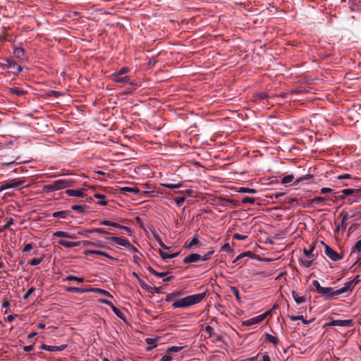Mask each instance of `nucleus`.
<instances>
[{
  "label": "nucleus",
  "instance_id": "nucleus-1",
  "mask_svg": "<svg viewBox=\"0 0 361 361\" xmlns=\"http://www.w3.org/2000/svg\"><path fill=\"white\" fill-rule=\"evenodd\" d=\"M312 285L317 293L324 297L326 300L335 299L338 295L345 293L346 290L345 288L343 287L337 290H334L332 287H323L317 280L312 281Z\"/></svg>",
  "mask_w": 361,
  "mask_h": 361
},
{
  "label": "nucleus",
  "instance_id": "nucleus-2",
  "mask_svg": "<svg viewBox=\"0 0 361 361\" xmlns=\"http://www.w3.org/2000/svg\"><path fill=\"white\" fill-rule=\"evenodd\" d=\"M205 293H201L186 296L174 301L172 307L174 309L188 307L200 303L205 298Z\"/></svg>",
  "mask_w": 361,
  "mask_h": 361
},
{
  "label": "nucleus",
  "instance_id": "nucleus-3",
  "mask_svg": "<svg viewBox=\"0 0 361 361\" xmlns=\"http://www.w3.org/2000/svg\"><path fill=\"white\" fill-rule=\"evenodd\" d=\"M76 183V180L71 178L59 179L49 184L44 185L42 190L44 192L49 193L73 187Z\"/></svg>",
  "mask_w": 361,
  "mask_h": 361
},
{
  "label": "nucleus",
  "instance_id": "nucleus-4",
  "mask_svg": "<svg viewBox=\"0 0 361 361\" xmlns=\"http://www.w3.org/2000/svg\"><path fill=\"white\" fill-rule=\"evenodd\" d=\"M53 237L59 238L58 243L66 248H71L79 246L80 242L68 241L66 239H75L77 235L67 231H57L53 233Z\"/></svg>",
  "mask_w": 361,
  "mask_h": 361
},
{
  "label": "nucleus",
  "instance_id": "nucleus-5",
  "mask_svg": "<svg viewBox=\"0 0 361 361\" xmlns=\"http://www.w3.org/2000/svg\"><path fill=\"white\" fill-rule=\"evenodd\" d=\"M325 255L333 262H337L343 258V255L338 254L330 246L325 245Z\"/></svg>",
  "mask_w": 361,
  "mask_h": 361
},
{
  "label": "nucleus",
  "instance_id": "nucleus-6",
  "mask_svg": "<svg viewBox=\"0 0 361 361\" xmlns=\"http://www.w3.org/2000/svg\"><path fill=\"white\" fill-rule=\"evenodd\" d=\"M269 314V311L264 312L263 314H261L256 317H252L250 319H248L243 322V324L249 326L259 324L261 322H262L264 319H265Z\"/></svg>",
  "mask_w": 361,
  "mask_h": 361
},
{
  "label": "nucleus",
  "instance_id": "nucleus-7",
  "mask_svg": "<svg viewBox=\"0 0 361 361\" xmlns=\"http://www.w3.org/2000/svg\"><path fill=\"white\" fill-rule=\"evenodd\" d=\"M353 319H333L329 323L325 324L326 326H343V327H349L353 326Z\"/></svg>",
  "mask_w": 361,
  "mask_h": 361
},
{
  "label": "nucleus",
  "instance_id": "nucleus-8",
  "mask_svg": "<svg viewBox=\"0 0 361 361\" xmlns=\"http://www.w3.org/2000/svg\"><path fill=\"white\" fill-rule=\"evenodd\" d=\"M24 182L23 180L12 179L9 181L0 183V191H3L7 189L13 188H18Z\"/></svg>",
  "mask_w": 361,
  "mask_h": 361
},
{
  "label": "nucleus",
  "instance_id": "nucleus-9",
  "mask_svg": "<svg viewBox=\"0 0 361 361\" xmlns=\"http://www.w3.org/2000/svg\"><path fill=\"white\" fill-rule=\"evenodd\" d=\"M6 65L8 66V68L13 69V73L14 74H18L23 70L22 66L18 65L17 62L12 58L6 59Z\"/></svg>",
  "mask_w": 361,
  "mask_h": 361
},
{
  "label": "nucleus",
  "instance_id": "nucleus-10",
  "mask_svg": "<svg viewBox=\"0 0 361 361\" xmlns=\"http://www.w3.org/2000/svg\"><path fill=\"white\" fill-rule=\"evenodd\" d=\"M111 79L115 82H118L123 85L129 84L130 85H135L136 84L135 82L130 81L128 76L111 75Z\"/></svg>",
  "mask_w": 361,
  "mask_h": 361
},
{
  "label": "nucleus",
  "instance_id": "nucleus-11",
  "mask_svg": "<svg viewBox=\"0 0 361 361\" xmlns=\"http://www.w3.org/2000/svg\"><path fill=\"white\" fill-rule=\"evenodd\" d=\"M86 190L85 188H79L76 190L73 189H67L66 190V194L70 197H84Z\"/></svg>",
  "mask_w": 361,
  "mask_h": 361
},
{
  "label": "nucleus",
  "instance_id": "nucleus-12",
  "mask_svg": "<svg viewBox=\"0 0 361 361\" xmlns=\"http://www.w3.org/2000/svg\"><path fill=\"white\" fill-rule=\"evenodd\" d=\"M67 348V345H61L59 346L56 345H49L47 344H42L41 345V348L47 351L54 352V351H62Z\"/></svg>",
  "mask_w": 361,
  "mask_h": 361
},
{
  "label": "nucleus",
  "instance_id": "nucleus-13",
  "mask_svg": "<svg viewBox=\"0 0 361 361\" xmlns=\"http://www.w3.org/2000/svg\"><path fill=\"white\" fill-rule=\"evenodd\" d=\"M106 239L112 240L115 243H116L118 245L126 247L127 245H129V241L121 237H116V236H111V237H106Z\"/></svg>",
  "mask_w": 361,
  "mask_h": 361
},
{
  "label": "nucleus",
  "instance_id": "nucleus-14",
  "mask_svg": "<svg viewBox=\"0 0 361 361\" xmlns=\"http://www.w3.org/2000/svg\"><path fill=\"white\" fill-rule=\"evenodd\" d=\"M200 259H201L200 255L196 254V253H192V254L188 255V257H185L183 259V262L185 264L195 263V262L201 261Z\"/></svg>",
  "mask_w": 361,
  "mask_h": 361
},
{
  "label": "nucleus",
  "instance_id": "nucleus-15",
  "mask_svg": "<svg viewBox=\"0 0 361 361\" xmlns=\"http://www.w3.org/2000/svg\"><path fill=\"white\" fill-rule=\"evenodd\" d=\"M360 282L359 276H356L353 280L346 282L343 288H345V293L352 291L355 286Z\"/></svg>",
  "mask_w": 361,
  "mask_h": 361
},
{
  "label": "nucleus",
  "instance_id": "nucleus-16",
  "mask_svg": "<svg viewBox=\"0 0 361 361\" xmlns=\"http://www.w3.org/2000/svg\"><path fill=\"white\" fill-rule=\"evenodd\" d=\"M340 216L342 218V220L338 224L337 227H336V230L337 231L341 230L342 231H344L346 228V220L348 219V214L346 213H343L342 212L341 214H340Z\"/></svg>",
  "mask_w": 361,
  "mask_h": 361
},
{
  "label": "nucleus",
  "instance_id": "nucleus-17",
  "mask_svg": "<svg viewBox=\"0 0 361 361\" xmlns=\"http://www.w3.org/2000/svg\"><path fill=\"white\" fill-rule=\"evenodd\" d=\"M159 340V337L155 338H147L145 342L149 346L146 348L147 351H151L152 349L157 347V341Z\"/></svg>",
  "mask_w": 361,
  "mask_h": 361
},
{
  "label": "nucleus",
  "instance_id": "nucleus-18",
  "mask_svg": "<svg viewBox=\"0 0 361 361\" xmlns=\"http://www.w3.org/2000/svg\"><path fill=\"white\" fill-rule=\"evenodd\" d=\"M291 295L295 300V302L299 305L307 302L306 296H300L297 292L294 290L291 291Z\"/></svg>",
  "mask_w": 361,
  "mask_h": 361
},
{
  "label": "nucleus",
  "instance_id": "nucleus-19",
  "mask_svg": "<svg viewBox=\"0 0 361 361\" xmlns=\"http://www.w3.org/2000/svg\"><path fill=\"white\" fill-rule=\"evenodd\" d=\"M121 191L124 195H128L130 192L137 195L140 192L137 187H123L121 188Z\"/></svg>",
  "mask_w": 361,
  "mask_h": 361
},
{
  "label": "nucleus",
  "instance_id": "nucleus-20",
  "mask_svg": "<svg viewBox=\"0 0 361 361\" xmlns=\"http://www.w3.org/2000/svg\"><path fill=\"white\" fill-rule=\"evenodd\" d=\"M70 214V212L67 210H62L55 212L53 213L52 216L54 218L66 219Z\"/></svg>",
  "mask_w": 361,
  "mask_h": 361
},
{
  "label": "nucleus",
  "instance_id": "nucleus-21",
  "mask_svg": "<svg viewBox=\"0 0 361 361\" xmlns=\"http://www.w3.org/2000/svg\"><path fill=\"white\" fill-rule=\"evenodd\" d=\"M8 92L10 94H15L18 97H21L25 94V91L17 87L9 88Z\"/></svg>",
  "mask_w": 361,
  "mask_h": 361
},
{
  "label": "nucleus",
  "instance_id": "nucleus-22",
  "mask_svg": "<svg viewBox=\"0 0 361 361\" xmlns=\"http://www.w3.org/2000/svg\"><path fill=\"white\" fill-rule=\"evenodd\" d=\"M112 226L126 231L130 235H132L134 233L133 229H132L128 226L119 224L116 222H113Z\"/></svg>",
  "mask_w": 361,
  "mask_h": 361
},
{
  "label": "nucleus",
  "instance_id": "nucleus-23",
  "mask_svg": "<svg viewBox=\"0 0 361 361\" xmlns=\"http://www.w3.org/2000/svg\"><path fill=\"white\" fill-rule=\"evenodd\" d=\"M315 249L314 244H312L310 245V249L304 248L303 253L308 259H314V255L312 254L313 251Z\"/></svg>",
  "mask_w": 361,
  "mask_h": 361
},
{
  "label": "nucleus",
  "instance_id": "nucleus-24",
  "mask_svg": "<svg viewBox=\"0 0 361 361\" xmlns=\"http://www.w3.org/2000/svg\"><path fill=\"white\" fill-rule=\"evenodd\" d=\"M264 335L266 341L271 343L274 345H277L279 343V340L276 336L268 333H265Z\"/></svg>",
  "mask_w": 361,
  "mask_h": 361
},
{
  "label": "nucleus",
  "instance_id": "nucleus-25",
  "mask_svg": "<svg viewBox=\"0 0 361 361\" xmlns=\"http://www.w3.org/2000/svg\"><path fill=\"white\" fill-rule=\"evenodd\" d=\"M329 199L326 197H315L310 200L312 204H316L320 206L324 205V202Z\"/></svg>",
  "mask_w": 361,
  "mask_h": 361
},
{
  "label": "nucleus",
  "instance_id": "nucleus-26",
  "mask_svg": "<svg viewBox=\"0 0 361 361\" xmlns=\"http://www.w3.org/2000/svg\"><path fill=\"white\" fill-rule=\"evenodd\" d=\"M16 57L23 59L25 58V50L22 47H16L13 51Z\"/></svg>",
  "mask_w": 361,
  "mask_h": 361
},
{
  "label": "nucleus",
  "instance_id": "nucleus-27",
  "mask_svg": "<svg viewBox=\"0 0 361 361\" xmlns=\"http://www.w3.org/2000/svg\"><path fill=\"white\" fill-rule=\"evenodd\" d=\"M94 197L99 200V204L100 205L105 206L108 203V202L106 201V196L104 195L95 193L94 195Z\"/></svg>",
  "mask_w": 361,
  "mask_h": 361
},
{
  "label": "nucleus",
  "instance_id": "nucleus-28",
  "mask_svg": "<svg viewBox=\"0 0 361 361\" xmlns=\"http://www.w3.org/2000/svg\"><path fill=\"white\" fill-rule=\"evenodd\" d=\"M312 178H313V176L311 174H306V175L302 176L300 178L295 180L294 185H297L301 182H303L305 180H310Z\"/></svg>",
  "mask_w": 361,
  "mask_h": 361
},
{
  "label": "nucleus",
  "instance_id": "nucleus-29",
  "mask_svg": "<svg viewBox=\"0 0 361 361\" xmlns=\"http://www.w3.org/2000/svg\"><path fill=\"white\" fill-rule=\"evenodd\" d=\"M75 281L79 283H83L85 279L83 277H78L73 275H68L63 279V281Z\"/></svg>",
  "mask_w": 361,
  "mask_h": 361
},
{
  "label": "nucleus",
  "instance_id": "nucleus-30",
  "mask_svg": "<svg viewBox=\"0 0 361 361\" xmlns=\"http://www.w3.org/2000/svg\"><path fill=\"white\" fill-rule=\"evenodd\" d=\"M295 181V177L292 174H289V175H287L286 176H284L281 180V183L283 185H287L288 183H292L293 181Z\"/></svg>",
  "mask_w": 361,
  "mask_h": 361
},
{
  "label": "nucleus",
  "instance_id": "nucleus-31",
  "mask_svg": "<svg viewBox=\"0 0 361 361\" xmlns=\"http://www.w3.org/2000/svg\"><path fill=\"white\" fill-rule=\"evenodd\" d=\"M164 187L167 188L169 189H176L182 187L183 184L181 182L178 183H164L161 184Z\"/></svg>",
  "mask_w": 361,
  "mask_h": 361
},
{
  "label": "nucleus",
  "instance_id": "nucleus-32",
  "mask_svg": "<svg viewBox=\"0 0 361 361\" xmlns=\"http://www.w3.org/2000/svg\"><path fill=\"white\" fill-rule=\"evenodd\" d=\"M361 252V239L355 243L352 248L350 255H352L355 252L360 253Z\"/></svg>",
  "mask_w": 361,
  "mask_h": 361
},
{
  "label": "nucleus",
  "instance_id": "nucleus-33",
  "mask_svg": "<svg viewBox=\"0 0 361 361\" xmlns=\"http://www.w3.org/2000/svg\"><path fill=\"white\" fill-rule=\"evenodd\" d=\"M80 244H82L83 245H85V246H94V247H104V245L102 244H98V243H94L92 241H89V240H83V241L80 242Z\"/></svg>",
  "mask_w": 361,
  "mask_h": 361
},
{
  "label": "nucleus",
  "instance_id": "nucleus-34",
  "mask_svg": "<svg viewBox=\"0 0 361 361\" xmlns=\"http://www.w3.org/2000/svg\"><path fill=\"white\" fill-rule=\"evenodd\" d=\"M149 271L151 274H152L153 275H154L155 276L158 277V278H162V277H164L166 276L168 273L167 272H159L156 270H154V269L152 268H149Z\"/></svg>",
  "mask_w": 361,
  "mask_h": 361
},
{
  "label": "nucleus",
  "instance_id": "nucleus-35",
  "mask_svg": "<svg viewBox=\"0 0 361 361\" xmlns=\"http://www.w3.org/2000/svg\"><path fill=\"white\" fill-rule=\"evenodd\" d=\"M238 192L242 193H250V194H255L256 193V190L254 188H240L238 190Z\"/></svg>",
  "mask_w": 361,
  "mask_h": 361
},
{
  "label": "nucleus",
  "instance_id": "nucleus-36",
  "mask_svg": "<svg viewBox=\"0 0 361 361\" xmlns=\"http://www.w3.org/2000/svg\"><path fill=\"white\" fill-rule=\"evenodd\" d=\"M198 243H199V238H198V236L196 235L192 237L190 243L188 245H185V247L188 249V248H190L193 245H197Z\"/></svg>",
  "mask_w": 361,
  "mask_h": 361
},
{
  "label": "nucleus",
  "instance_id": "nucleus-37",
  "mask_svg": "<svg viewBox=\"0 0 361 361\" xmlns=\"http://www.w3.org/2000/svg\"><path fill=\"white\" fill-rule=\"evenodd\" d=\"M184 348L183 346H171L169 347L166 350L167 353H178Z\"/></svg>",
  "mask_w": 361,
  "mask_h": 361
},
{
  "label": "nucleus",
  "instance_id": "nucleus-38",
  "mask_svg": "<svg viewBox=\"0 0 361 361\" xmlns=\"http://www.w3.org/2000/svg\"><path fill=\"white\" fill-rule=\"evenodd\" d=\"M91 292L99 293L100 294H103L106 296L112 297V295H111V293L109 292H108L107 290H104V289L92 288Z\"/></svg>",
  "mask_w": 361,
  "mask_h": 361
},
{
  "label": "nucleus",
  "instance_id": "nucleus-39",
  "mask_svg": "<svg viewBox=\"0 0 361 361\" xmlns=\"http://www.w3.org/2000/svg\"><path fill=\"white\" fill-rule=\"evenodd\" d=\"M92 231L93 233H99L101 235H109L110 234L109 232L106 231L102 228H92Z\"/></svg>",
  "mask_w": 361,
  "mask_h": 361
},
{
  "label": "nucleus",
  "instance_id": "nucleus-40",
  "mask_svg": "<svg viewBox=\"0 0 361 361\" xmlns=\"http://www.w3.org/2000/svg\"><path fill=\"white\" fill-rule=\"evenodd\" d=\"M111 310H113V312H114V314L119 318L121 319H123L124 318V314L123 313L118 309L114 305L112 306L111 307Z\"/></svg>",
  "mask_w": 361,
  "mask_h": 361
},
{
  "label": "nucleus",
  "instance_id": "nucleus-41",
  "mask_svg": "<svg viewBox=\"0 0 361 361\" xmlns=\"http://www.w3.org/2000/svg\"><path fill=\"white\" fill-rule=\"evenodd\" d=\"M130 69L128 67H123L119 71L114 72L112 75H123L128 73Z\"/></svg>",
  "mask_w": 361,
  "mask_h": 361
},
{
  "label": "nucleus",
  "instance_id": "nucleus-42",
  "mask_svg": "<svg viewBox=\"0 0 361 361\" xmlns=\"http://www.w3.org/2000/svg\"><path fill=\"white\" fill-rule=\"evenodd\" d=\"M35 247V244L33 242H30L26 244L22 250L23 252H27L33 249Z\"/></svg>",
  "mask_w": 361,
  "mask_h": 361
},
{
  "label": "nucleus",
  "instance_id": "nucleus-43",
  "mask_svg": "<svg viewBox=\"0 0 361 361\" xmlns=\"http://www.w3.org/2000/svg\"><path fill=\"white\" fill-rule=\"evenodd\" d=\"M231 290L233 293V295H235L236 300L240 301V292H239L238 289L236 287H235V286H231Z\"/></svg>",
  "mask_w": 361,
  "mask_h": 361
},
{
  "label": "nucleus",
  "instance_id": "nucleus-44",
  "mask_svg": "<svg viewBox=\"0 0 361 361\" xmlns=\"http://www.w3.org/2000/svg\"><path fill=\"white\" fill-rule=\"evenodd\" d=\"M268 94L266 92H260L255 94V99L256 100H264L267 99L268 98Z\"/></svg>",
  "mask_w": 361,
  "mask_h": 361
},
{
  "label": "nucleus",
  "instance_id": "nucleus-45",
  "mask_svg": "<svg viewBox=\"0 0 361 361\" xmlns=\"http://www.w3.org/2000/svg\"><path fill=\"white\" fill-rule=\"evenodd\" d=\"M93 233L91 229H84L78 232V234L81 236L88 237L89 234Z\"/></svg>",
  "mask_w": 361,
  "mask_h": 361
},
{
  "label": "nucleus",
  "instance_id": "nucleus-46",
  "mask_svg": "<svg viewBox=\"0 0 361 361\" xmlns=\"http://www.w3.org/2000/svg\"><path fill=\"white\" fill-rule=\"evenodd\" d=\"M42 261H43V257L33 258L30 262V264L31 266H37V265L39 264Z\"/></svg>",
  "mask_w": 361,
  "mask_h": 361
},
{
  "label": "nucleus",
  "instance_id": "nucleus-47",
  "mask_svg": "<svg viewBox=\"0 0 361 361\" xmlns=\"http://www.w3.org/2000/svg\"><path fill=\"white\" fill-rule=\"evenodd\" d=\"M92 288H82L78 287H75L74 292L77 293H84L87 292H91Z\"/></svg>",
  "mask_w": 361,
  "mask_h": 361
},
{
  "label": "nucleus",
  "instance_id": "nucleus-48",
  "mask_svg": "<svg viewBox=\"0 0 361 361\" xmlns=\"http://www.w3.org/2000/svg\"><path fill=\"white\" fill-rule=\"evenodd\" d=\"M233 238L235 240H245L247 238V235H242V234H240V233H234L233 235Z\"/></svg>",
  "mask_w": 361,
  "mask_h": 361
},
{
  "label": "nucleus",
  "instance_id": "nucleus-49",
  "mask_svg": "<svg viewBox=\"0 0 361 361\" xmlns=\"http://www.w3.org/2000/svg\"><path fill=\"white\" fill-rule=\"evenodd\" d=\"M213 253H214V250H212V251L208 252L207 253H206L203 256L200 255V257H201L200 260L201 261H207V260H208Z\"/></svg>",
  "mask_w": 361,
  "mask_h": 361
},
{
  "label": "nucleus",
  "instance_id": "nucleus-50",
  "mask_svg": "<svg viewBox=\"0 0 361 361\" xmlns=\"http://www.w3.org/2000/svg\"><path fill=\"white\" fill-rule=\"evenodd\" d=\"M99 250H86L84 251V254L85 255H99Z\"/></svg>",
  "mask_w": 361,
  "mask_h": 361
},
{
  "label": "nucleus",
  "instance_id": "nucleus-51",
  "mask_svg": "<svg viewBox=\"0 0 361 361\" xmlns=\"http://www.w3.org/2000/svg\"><path fill=\"white\" fill-rule=\"evenodd\" d=\"M357 190L353 189H344L341 191L342 194L344 195H353L355 192H357Z\"/></svg>",
  "mask_w": 361,
  "mask_h": 361
},
{
  "label": "nucleus",
  "instance_id": "nucleus-52",
  "mask_svg": "<svg viewBox=\"0 0 361 361\" xmlns=\"http://www.w3.org/2000/svg\"><path fill=\"white\" fill-rule=\"evenodd\" d=\"M159 254H160L161 258L164 259H171V257H170L171 254H169L168 252H166L164 250H160Z\"/></svg>",
  "mask_w": 361,
  "mask_h": 361
},
{
  "label": "nucleus",
  "instance_id": "nucleus-53",
  "mask_svg": "<svg viewBox=\"0 0 361 361\" xmlns=\"http://www.w3.org/2000/svg\"><path fill=\"white\" fill-rule=\"evenodd\" d=\"M205 332L211 337L214 332V328L211 326H207L204 329Z\"/></svg>",
  "mask_w": 361,
  "mask_h": 361
},
{
  "label": "nucleus",
  "instance_id": "nucleus-54",
  "mask_svg": "<svg viewBox=\"0 0 361 361\" xmlns=\"http://www.w3.org/2000/svg\"><path fill=\"white\" fill-rule=\"evenodd\" d=\"M34 290H35L34 288H30V289H28L27 291L23 295V298L25 300L27 299L32 294Z\"/></svg>",
  "mask_w": 361,
  "mask_h": 361
},
{
  "label": "nucleus",
  "instance_id": "nucleus-55",
  "mask_svg": "<svg viewBox=\"0 0 361 361\" xmlns=\"http://www.w3.org/2000/svg\"><path fill=\"white\" fill-rule=\"evenodd\" d=\"M314 259H310L308 260L303 261L302 262L303 266H305V267H310L313 264Z\"/></svg>",
  "mask_w": 361,
  "mask_h": 361
},
{
  "label": "nucleus",
  "instance_id": "nucleus-56",
  "mask_svg": "<svg viewBox=\"0 0 361 361\" xmlns=\"http://www.w3.org/2000/svg\"><path fill=\"white\" fill-rule=\"evenodd\" d=\"M242 202H243V203H250V204H253V203L255 202V198H253V197H244V198L242 200Z\"/></svg>",
  "mask_w": 361,
  "mask_h": 361
},
{
  "label": "nucleus",
  "instance_id": "nucleus-57",
  "mask_svg": "<svg viewBox=\"0 0 361 361\" xmlns=\"http://www.w3.org/2000/svg\"><path fill=\"white\" fill-rule=\"evenodd\" d=\"M99 255L104 256V257H107L109 259H111L118 260L117 259H116L114 257L109 255L107 252H106L104 251L99 250Z\"/></svg>",
  "mask_w": 361,
  "mask_h": 361
},
{
  "label": "nucleus",
  "instance_id": "nucleus-58",
  "mask_svg": "<svg viewBox=\"0 0 361 361\" xmlns=\"http://www.w3.org/2000/svg\"><path fill=\"white\" fill-rule=\"evenodd\" d=\"M175 201H176V204L178 206H180L185 202V197H180L176 198Z\"/></svg>",
  "mask_w": 361,
  "mask_h": 361
},
{
  "label": "nucleus",
  "instance_id": "nucleus-59",
  "mask_svg": "<svg viewBox=\"0 0 361 361\" xmlns=\"http://www.w3.org/2000/svg\"><path fill=\"white\" fill-rule=\"evenodd\" d=\"M139 283L140 286L145 289V290H149V286L148 284H147L144 281L139 279Z\"/></svg>",
  "mask_w": 361,
  "mask_h": 361
},
{
  "label": "nucleus",
  "instance_id": "nucleus-60",
  "mask_svg": "<svg viewBox=\"0 0 361 361\" xmlns=\"http://www.w3.org/2000/svg\"><path fill=\"white\" fill-rule=\"evenodd\" d=\"M173 360V357L170 355H164L161 358V361H171Z\"/></svg>",
  "mask_w": 361,
  "mask_h": 361
},
{
  "label": "nucleus",
  "instance_id": "nucleus-61",
  "mask_svg": "<svg viewBox=\"0 0 361 361\" xmlns=\"http://www.w3.org/2000/svg\"><path fill=\"white\" fill-rule=\"evenodd\" d=\"M71 209H72L73 210H74V211H78V212H83V209H84V208H83V207H82V206H81V205H76V204H75V205H73V206L71 207Z\"/></svg>",
  "mask_w": 361,
  "mask_h": 361
},
{
  "label": "nucleus",
  "instance_id": "nucleus-62",
  "mask_svg": "<svg viewBox=\"0 0 361 361\" xmlns=\"http://www.w3.org/2000/svg\"><path fill=\"white\" fill-rule=\"evenodd\" d=\"M336 178L338 180L348 179V178H350V175L348 173H344V174L338 176Z\"/></svg>",
  "mask_w": 361,
  "mask_h": 361
},
{
  "label": "nucleus",
  "instance_id": "nucleus-63",
  "mask_svg": "<svg viewBox=\"0 0 361 361\" xmlns=\"http://www.w3.org/2000/svg\"><path fill=\"white\" fill-rule=\"evenodd\" d=\"M333 191V190L331 188H322L321 190H320V193L321 194H326V193H330Z\"/></svg>",
  "mask_w": 361,
  "mask_h": 361
},
{
  "label": "nucleus",
  "instance_id": "nucleus-64",
  "mask_svg": "<svg viewBox=\"0 0 361 361\" xmlns=\"http://www.w3.org/2000/svg\"><path fill=\"white\" fill-rule=\"evenodd\" d=\"M126 247L128 248L132 252H137V249L135 246H133L130 242L129 245H127Z\"/></svg>",
  "mask_w": 361,
  "mask_h": 361
}]
</instances>
